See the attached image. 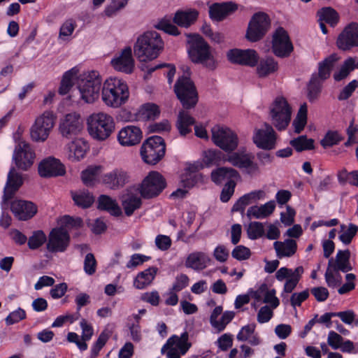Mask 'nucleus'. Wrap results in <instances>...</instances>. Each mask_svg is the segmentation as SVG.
<instances>
[{
    "instance_id": "1",
    "label": "nucleus",
    "mask_w": 358,
    "mask_h": 358,
    "mask_svg": "<svg viewBox=\"0 0 358 358\" xmlns=\"http://www.w3.org/2000/svg\"><path fill=\"white\" fill-rule=\"evenodd\" d=\"M212 141L215 145L226 152L231 153L226 159L233 166L245 169L252 175L259 172V165L253 162L254 156L244 152H234L238 145L236 133L227 127L215 126L211 129Z\"/></svg>"
},
{
    "instance_id": "2",
    "label": "nucleus",
    "mask_w": 358,
    "mask_h": 358,
    "mask_svg": "<svg viewBox=\"0 0 358 358\" xmlns=\"http://www.w3.org/2000/svg\"><path fill=\"white\" fill-rule=\"evenodd\" d=\"M164 41L155 31H148L140 35L134 46L136 57L141 61L157 58L164 49Z\"/></svg>"
},
{
    "instance_id": "3",
    "label": "nucleus",
    "mask_w": 358,
    "mask_h": 358,
    "mask_svg": "<svg viewBox=\"0 0 358 358\" xmlns=\"http://www.w3.org/2000/svg\"><path fill=\"white\" fill-rule=\"evenodd\" d=\"M101 96L108 106L117 108L129 99V87L126 82L117 77H110L103 83Z\"/></svg>"
},
{
    "instance_id": "4",
    "label": "nucleus",
    "mask_w": 358,
    "mask_h": 358,
    "mask_svg": "<svg viewBox=\"0 0 358 358\" xmlns=\"http://www.w3.org/2000/svg\"><path fill=\"white\" fill-rule=\"evenodd\" d=\"M187 53L193 63L203 64L211 70L216 68V62L211 53L210 46L200 35H194L188 41Z\"/></svg>"
},
{
    "instance_id": "5",
    "label": "nucleus",
    "mask_w": 358,
    "mask_h": 358,
    "mask_svg": "<svg viewBox=\"0 0 358 358\" xmlns=\"http://www.w3.org/2000/svg\"><path fill=\"white\" fill-rule=\"evenodd\" d=\"M87 130L90 136L96 141L108 138L115 130V122L110 115L104 113H93L87 118Z\"/></svg>"
},
{
    "instance_id": "6",
    "label": "nucleus",
    "mask_w": 358,
    "mask_h": 358,
    "mask_svg": "<svg viewBox=\"0 0 358 358\" xmlns=\"http://www.w3.org/2000/svg\"><path fill=\"white\" fill-rule=\"evenodd\" d=\"M271 26V20L267 13L262 11L255 13L248 22L245 38L251 43L260 41L266 36Z\"/></svg>"
},
{
    "instance_id": "7",
    "label": "nucleus",
    "mask_w": 358,
    "mask_h": 358,
    "mask_svg": "<svg viewBox=\"0 0 358 358\" xmlns=\"http://www.w3.org/2000/svg\"><path fill=\"white\" fill-rule=\"evenodd\" d=\"M101 83V78L97 71L89 72L78 83L80 99L85 103H93L99 96Z\"/></svg>"
},
{
    "instance_id": "8",
    "label": "nucleus",
    "mask_w": 358,
    "mask_h": 358,
    "mask_svg": "<svg viewBox=\"0 0 358 358\" xmlns=\"http://www.w3.org/2000/svg\"><path fill=\"white\" fill-rule=\"evenodd\" d=\"M166 153L164 139L159 136H152L146 139L141 148V155L148 164L155 165L159 162Z\"/></svg>"
},
{
    "instance_id": "9",
    "label": "nucleus",
    "mask_w": 358,
    "mask_h": 358,
    "mask_svg": "<svg viewBox=\"0 0 358 358\" xmlns=\"http://www.w3.org/2000/svg\"><path fill=\"white\" fill-rule=\"evenodd\" d=\"M166 187L165 178L158 171H151L143 178L138 190L143 199H151L159 196Z\"/></svg>"
},
{
    "instance_id": "10",
    "label": "nucleus",
    "mask_w": 358,
    "mask_h": 358,
    "mask_svg": "<svg viewBox=\"0 0 358 358\" xmlns=\"http://www.w3.org/2000/svg\"><path fill=\"white\" fill-rule=\"evenodd\" d=\"M174 92L185 109L193 108L196 105L198 93L189 77H179L174 85Z\"/></svg>"
},
{
    "instance_id": "11",
    "label": "nucleus",
    "mask_w": 358,
    "mask_h": 358,
    "mask_svg": "<svg viewBox=\"0 0 358 358\" xmlns=\"http://www.w3.org/2000/svg\"><path fill=\"white\" fill-rule=\"evenodd\" d=\"M292 110L287 100L282 96L275 98L270 111L273 125L278 130L283 131L291 120Z\"/></svg>"
},
{
    "instance_id": "12",
    "label": "nucleus",
    "mask_w": 358,
    "mask_h": 358,
    "mask_svg": "<svg viewBox=\"0 0 358 358\" xmlns=\"http://www.w3.org/2000/svg\"><path fill=\"white\" fill-rule=\"evenodd\" d=\"M272 52L280 58L288 57L294 50L293 44L288 32L282 27H278L273 34Z\"/></svg>"
},
{
    "instance_id": "13",
    "label": "nucleus",
    "mask_w": 358,
    "mask_h": 358,
    "mask_svg": "<svg viewBox=\"0 0 358 358\" xmlns=\"http://www.w3.org/2000/svg\"><path fill=\"white\" fill-rule=\"evenodd\" d=\"M336 44L342 51H350L358 47V23L352 22L347 24L338 34Z\"/></svg>"
},
{
    "instance_id": "14",
    "label": "nucleus",
    "mask_w": 358,
    "mask_h": 358,
    "mask_svg": "<svg viewBox=\"0 0 358 358\" xmlns=\"http://www.w3.org/2000/svg\"><path fill=\"white\" fill-rule=\"evenodd\" d=\"M83 129L80 115L76 113L66 114L61 120L59 131L61 135L67 139H73Z\"/></svg>"
},
{
    "instance_id": "15",
    "label": "nucleus",
    "mask_w": 358,
    "mask_h": 358,
    "mask_svg": "<svg viewBox=\"0 0 358 358\" xmlns=\"http://www.w3.org/2000/svg\"><path fill=\"white\" fill-rule=\"evenodd\" d=\"M71 241L70 234L62 228L52 229L46 241V250L51 252H64L66 250Z\"/></svg>"
},
{
    "instance_id": "16",
    "label": "nucleus",
    "mask_w": 358,
    "mask_h": 358,
    "mask_svg": "<svg viewBox=\"0 0 358 358\" xmlns=\"http://www.w3.org/2000/svg\"><path fill=\"white\" fill-rule=\"evenodd\" d=\"M227 56L228 60L232 64L250 67L255 66L259 61L257 52L252 49H231L227 52Z\"/></svg>"
},
{
    "instance_id": "17",
    "label": "nucleus",
    "mask_w": 358,
    "mask_h": 358,
    "mask_svg": "<svg viewBox=\"0 0 358 358\" xmlns=\"http://www.w3.org/2000/svg\"><path fill=\"white\" fill-rule=\"evenodd\" d=\"M35 155L29 145L24 141H20L16 145L13 160L16 166L23 171H27L34 163Z\"/></svg>"
},
{
    "instance_id": "18",
    "label": "nucleus",
    "mask_w": 358,
    "mask_h": 358,
    "mask_svg": "<svg viewBox=\"0 0 358 358\" xmlns=\"http://www.w3.org/2000/svg\"><path fill=\"white\" fill-rule=\"evenodd\" d=\"M25 176V175L17 172L14 168L10 169L4 187V194L2 200L3 208L8 206V201L13 198L15 192L22 185Z\"/></svg>"
},
{
    "instance_id": "19",
    "label": "nucleus",
    "mask_w": 358,
    "mask_h": 358,
    "mask_svg": "<svg viewBox=\"0 0 358 358\" xmlns=\"http://www.w3.org/2000/svg\"><path fill=\"white\" fill-rule=\"evenodd\" d=\"M265 129H257L253 136V142L256 146L265 150H271L275 148L276 133L272 126L264 124Z\"/></svg>"
},
{
    "instance_id": "20",
    "label": "nucleus",
    "mask_w": 358,
    "mask_h": 358,
    "mask_svg": "<svg viewBox=\"0 0 358 358\" xmlns=\"http://www.w3.org/2000/svg\"><path fill=\"white\" fill-rule=\"evenodd\" d=\"M130 176L122 168H116L104 173L101 177L102 183L108 188L113 190L123 187L129 182Z\"/></svg>"
},
{
    "instance_id": "21",
    "label": "nucleus",
    "mask_w": 358,
    "mask_h": 358,
    "mask_svg": "<svg viewBox=\"0 0 358 358\" xmlns=\"http://www.w3.org/2000/svg\"><path fill=\"white\" fill-rule=\"evenodd\" d=\"M10 206L12 213L20 220H27L37 212L36 206L29 201L15 199L10 202Z\"/></svg>"
},
{
    "instance_id": "22",
    "label": "nucleus",
    "mask_w": 358,
    "mask_h": 358,
    "mask_svg": "<svg viewBox=\"0 0 358 358\" xmlns=\"http://www.w3.org/2000/svg\"><path fill=\"white\" fill-rule=\"evenodd\" d=\"M238 10V4L233 1L214 3L209 7V17L212 20L221 22Z\"/></svg>"
},
{
    "instance_id": "23",
    "label": "nucleus",
    "mask_w": 358,
    "mask_h": 358,
    "mask_svg": "<svg viewBox=\"0 0 358 358\" xmlns=\"http://www.w3.org/2000/svg\"><path fill=\"white\" fill-rule=\"evenodd\" d=\"M111 65L116 71L131 73L134 67L131 47L124 48L118 57L111 60Z\"/></svg>"
},
{
    "instance_id": "24",
    "label": "nucleus",
    "mask_w": 358,
    "mask_h": 358,
    "mask_svg": "<svg viewBox=\"0 0 358 358\" xmlns=\"http://www.w3.org/2000/svg\"><path fill=\"white\" fill-rule=\"evenodd\" d=\"M142 137V131L139 127L129 125L121 129L117 135V140L122 145L131 146L139 143Z\"/></svg>"
},
{
    "instance_id": "25",
    "label": "nucleus",
    "mask_w": 358,
    "mask_h": 358,
    "mask_svg": "<svg viewBox=\"0 0 358 358\" xmlns=\"http://www.w3.org/2000/svg\"><path fill=\"white\" fill-rule=\"evenodd\" d=\"M239 178L238 171L231 167H219L213 170L210 173L211 180L217 185H222L224 181H236Z\"/></svg>"
},
{
    "instance_id": "26",
    "label": "nucleus",
    "mask_w": 358,
    "mask_h": 358,
    "mask_svg": "<svg viewBox=\"0 0 358 358\" xmlns=\"http://www.w3.org/2000/svg\"><path fill=\"white\" fill-rule=\"evenodd\" d=\"M59 227L63 230L68 231L69 234L73 233L74 237L80 235V230L84 227V222L80 217H73L65 215L59 217L58 220Z\"/></svg>"
},
{
    "instance_id": "27",
    "label": "nucleus",
    "mask_w": 358,
    "mask_h": 358,
    "mask_svg": "<svg viewBox=\"0 0 358 358\" xmlns=\"http://www.w3.org/2000/svg\"><path fill=\"white\" fill-rule=\"evenodd\" d=\"M350 252L349 250H339L337 252L336 260L334 261L333 258H331L329 260L328 266L332 267L333 271L335 272L341 271L343 273H346L352 269L350 263Z\"/></svg>"
},
{
    "instance_id": "28",
    "label": "nucleus",
    "mask_w": 358,
    "mask_h": 358,
    "mask_svg": "<svg viewBox=\"0 0 358 358\" xmlns=\"http://www.w3.org/2000/svg\"><path fill=\"white\" fill-rule=\"evenodd\" d=\"M97 208L106 211L115 217H120L122 215V209L117 201L108 195L101 194L98 197Z\"/></svg>"
},
{
    "instance_id": "29",
    "label": "nucleus",
    "mask_w": 358,
    "mask_h": 358,
    "mask_svg": "<svg viewBox=\"0 0 358 358\" xmlns=\"http://www.w3.org/2000/svg\"><path fill=\"white\" fill-rule=\"evenodd\" d=\"M176 345V348L180 351V354L185 355L189 349L192 347V343L189 342V335L187 331H185L178 336L177 335L171 336L162 348V352L164 353L166 346Z\"/></svg>"
},
{
    "instance_id": "30",
    "label": "nucleus",
    "mask_w": 358,
    "mask_h": 358,
    "mask_svg": "<svg viewBox=\"0 0 358 358\" xmlns=\"http://www.w3.org/2000/svg\"><path fill=\"white\" fill-rule=\"evenodd\" d=\"M273 248L278 258L290 257L296 253L297 250V243L296 241L292 238H287L283 242L275 241Z\"/></svg>"
},
{
    "instance_id": "31",
    "label": "nucleus",
    "mask_w": 358,
    "mask_h": 358,
    "mask_svg": "<svg viewBox=\"0 0 358 358\" xmlns=\"http://www.w3.org/2000/svg\"><path fill=\"white\" fill-rule=\"evenodd\" d=\"M199 12L196 9L186 10H178L173 18V21L177 25L182 27H189L197 20Z\"/></svg>"
},
{
    "instance_id": "32",
    "label": "nucleus",
    "mask_w": 358,
    "mask_h": 358,
    "mask_svg": "<svg viewBox=\"0 0 358 358\" xmlns=\"http://www.w3.org/2000/svg\"><path fill=\"white\" fill-rule=\"evenodd\" d=\"M157 271V267L150 266L138 273L134 280V286L138 289H145L152 282Z\"/></svg>"
},
{
    "instance_id": "33",
    "label": "nucleus",
    "mask_w": 358,
    "mask_h": 358,
    "mask_svg": "<svg viewBox=\"0 0 358 358\" xmlns=\"http://www.w3.org/2000/svg\"><path fill=\"white\" fill-rule=\"evenodd\" d=\"M71 195L75 205L83 209L90 208L94 202L93 194L88 190L71 191Z\"/></svg>"
},
{
    "instance_id": "34",
    "label": "nucleus",
    "mask_w": 358,
    "mask_h": 358,
    "mask_svg": "<svg viewBox=\"0 0 358 358\" xmlns=\"http://www.w3.org/2000/svg\"><path fill=\"white\" fill-rule=\"evenodd\" d=\"M143 204L141 197L136 194L130 193L124 196L122 199V206L127 216H131L134 213L139 209Z\"/></svg>"
},
{
    "instance_id": "35",
    "label": "nucleus",
    "mask_w": 358,
    "mask_h": 358,
    "mask_svg": "<svg viewBox=\"0 0 358 358\" xmlns=\"http://www.w3.org/2000/svg\"><path fill=\"white\" fill-rule=\"evenodd\" d=\"M275 208L274 201H269L260 206H253L247 211L248 217L253 216L256 219L265 218L271 215Z\"/></svg>"
},
{
    "instance_id": "36",
    "label": "nucleus",
    "mask_w": 358,
    "mask_h": 358,
    "mask_svg": "<svg viewBox=\"0 0 358 358\" xmlns=\"http://www.w3.org/2000/svg\"><path fill=\"white\" fill-rule=\"evenodd\" d=\"M195 122V119L187 112L184 110L180 111L176 122V127L180 134L182 136H185L187 134L192 132L191 127L194 125Z\"/></svg>"
},
{
    "instance_id": "37",
    "label": "nucleus",
    "mask_w": 358,
    "mask_h": 358,
    "mask_svg": "<svg viewBox=\"0 0 358 358\" xmlns=\"http://www.w3.org/2000/svg\"><path fill=\"white\" fill-rule=\"evenodd\" d=\"M89 148L88 143L81 138H73L69 144V149L71 154H73L74 158L78 161L85 156Z\"/></svg>"
},
{
    "instance_id": "38",
    "label": "nucleus",
    "mask_w": 358,
    "mask_h": 358,
    "mask_svg": "<svg viewBox=\"0 0 358 358\" xmlns=\"http://www.w3.org/2000/svg\"><path fill=\"white\" fill-rule=\"evenodd\" d=\"M65 173V166L59 159L46 157V178L62 176Z\"/></svg>"
},
{
    "instance_id": "39",
    "label": "nucleus",
    "mask_w": 358,
    "mask_h": 358,
    "mask_svg": "<svg viewBox=\"0 0 358 358\" xmlns=\"http://www.w3.org/2000/svg\"><path fill=\"white\" fill-rule=\"evenodd\" d=\"M208 261L209 259L205 253L202 252H192L188 255L185 266L194 269H201L206 267Z\"/></svg>"
},
{
    "instance_id": "40",
    "label": "nucleus",
    "mask_w": 358,
    "mask_h": 358,
    "mask_svg": "<svg viewBox=\"0 0 358 358\" xmlns=\"http://www.w3.org/2000/svg\"><path fill=\"white\" fill-rule=\"evenodd\" d=\"M322 88V82L313 73L307 85V98L311 103L315 102L320 96Z\"/></svg>"
},
{
    "instance_id": "41",
    "label": "nucleus",
    "mask_w": 358,
    "mask_h": 358,
    "mask_svg": "<svg viewBox=\"0 0 358 358\" xmlns=\"http://www.w3.org/2000/svg\"><path fill=\"white\" fill-rule=\"evenodd\" d=\"M318 21H322L332 27H335L339 22V15L337 11L331 7H324L317 13Z\"/></svg>"
},
{
    "instance_id": "42",
    "label": "nucleus",
    "mask_w": 358,
    "mask_h": 358,
    "mask_svg": "<svg viewBox=\"0 0 358 358\" xmlns=\"http://www.w3.org/2000/svg\"><path fill=\"white\" fill-rule=\"evenodd\" d=\"M336 60L335 56L331 55L319 63L318 73L316 76L322 82L329 78Z\"/></svg>"
},
{
    "instance_id": "43",
    "label": "nucleus",
    "mask_w": 358,
    "mask_h": 358,
    "mask_svg": "<svg viewBox=\"0 0 358 358\" xmlns=\"http://www.w3.org/2000/svg\"><path fill=\"white\" fill-rule=\"evenodd\" d=\"M76 75V71L74 69H71L64 73L58 89L60 95H66L70 92L74 85Z\"/></svg>"
},
{
    "instance_id": "44",
    "label": "nucleus",
    "mask_w": 358,
    "mask_h": 358,
    "mask_svg": "<svg viewBox=\"0 0 358 358\" xmlns=\"http://www.w3.org/2000/svg\"><path fill=\"white\" fill-rule=\"evenodd\" d=\"M278 62L273 57L262 59L257 66V73L259 77H266L278 70Z\"/></svg>"
},
{
    "instance_id": "45",
    "label": "nucleus",
    "mask_w": 358,
    "mask_h": 358,
    "mask_svg": "<svg viewBox=\"0 0 358 358\" xmlns=\"http://www.w3.org/2000/svg\"><path fill=\"white\" fill-rule=\"evenodd\" d=\"M314 143V140L312 138H308L306 135H301L297 138H294L289 142V144L298 152L313 150L315 148Z\"/></svg>"
},
{
    "instance_id": "46",
    "label": "nucleus",
    "mask_w": 358,
    "mask_h": 358,
    "mask_svg": "<svg viewBox=\"0 0 358 358\" xmlns=\"http://www.w3.org/2000/svg\"><path fill=\"white\" fill-rule=\"evenodd\" d=\"M344 136L336 130H328L320 141V145L326 149L338 145Z\"/></svg>"
},
{
    "instance_id": "47",
    "label": "nucleus",
    "mask_w": 358,
    "mask_h": 358,
    "mask_svg": "<svg viewBox=\"0 0 358 358\" xmlns=\"http://www.w3.org/2000/svg\"><path fill=\"white\" fill-rule=\"evenodd\" d=\"M159 106L153 103H147L141 106L138 110L139 117L145 120H155L159 116Z\"/></svg>"
},
{
    "instance_id": "48",
    "label": "nucleus",
    "mask_w": 358,
    "mask_h": 358,
    "mask_svg": "<svg viewBox=\"0 0 358 358\" xmlns=\"http://www.w3.org/2000/svg\"><path fill=\"white\" fill-rule=\"evenodd\" d=\"M31 137L34 141H43L45 138V116L40 115L36 118L31 128Z\"/></svg>"
},
{
    "instance_id": "49",
    "label": "nucleus",
    "mask_w": 358,
    "mask_h": 358,
    "mask_svg": "<svg viewBox=\"0 0 358 358\" xmlns=\"http://www.w3.org/2000/svg\"><path fill=\"white\" fill-rule=\"evenodd\" d=\"M308 106L306 103L301 105L297 113L296 118L294 120L292 125L296 134H300L307 124Z\"/></svg>"
},
{
    "instance_id": "50",
    "label": "nucleus",
    "mask_w": 358,
    "mask_h": 358,
    "mask_svg": "<svg viewBox=\"0 0 358 358\" xmlns=\"http://www.w3.org/2000/svg\"><path fill=\"white\" fill-rule=\"evenodd\" d=\"M100 166H89L81 173V179L84 185L92 187L99 176Z\"/></svg>"
},
{
    "instance_id": "51",
    "label": "nucleus",
    "mask_w": 358,
    "mask_h": 358,
    "mask_svg": "<svg viewBox=\"0 0 358 358\" xmlns=\"http://www.w3.org/2000/svg\"><path fill=\"white\" fill-rule=\"evenodd\" d=\"M223 157L224 154L220 150L209 149L203 152V162L207 167L219 165Z\"/></svg>"
},
{
    "instance_id": "52",
    "label": "nucleus",
    "mask_w": 358,
    "mask_h": 358,
    "mask_svg": "<svg viewBox=\"0 0 358 358\" xmlns=\"http://www.w3.org/2000/svg\"><path fill=\"white\" fill-rule=\"evenodd\" d=\"M76 27L77 24L75 20L73 18L66 20L59 29L58 39L62 41H69Z\"/></svg>"
},
{
    "instance_id": "53",
    "label": "nucleus",
    "mask_w": 358,
    "mask_h": 358,
    "mask_svg": "<svg viewBox=\"0 0 358 358\" xmlns=\"http://www.w3.org/2000/svg\"><path fill=\"white\" fill-rule=\"evenodd\" d=\"M112 331L108 329H104L99 336L96 341L93 344L91 348V357L95 358L99 354L101 350L104 347L110 337L111 336Z\"/></svg>"
},
{
    "instance_id": "54",
    "label": "nucleus",
    "mask_w": 358,
    "mask_h": 358,
    "mask_svg": "<svg viewBox=\"0 0 358 358\" xmlns=\"http://www.w3.org/2000/svg\"><path fill=\"white\" fill-rule=\"evenodd\" d=\"M354 69L355 58L350 57L344 61L339 71L334 73V79L338 82L341 81L346 78Z\"/></svg>"
},
{
    "instance_id": "55",
    "label": "nucleus",
    "mask_w": 358,
    "mask_h": 358,
    "mask_svg": "<svg viewBox=\"0 0 358 358\" xmlns=\"http://www.w3.org/2000/svg\"><path fill=\"white\" fill-rule=\"evenodd\" d=\"M338 180L341 185L348 182L352 186L358 187V170L348 172L343 169L338 173Z\"/></svg>"
},
{
    "instance_id": "56",
    "label": "nucleus",
    "mask_w": 358,
    "mask_h": 358,
    "mask_svg": "<svg viewBox=\"0 0 358 358\" xmlns=\"http://www.w3.org/2000/svg\"><path fill=\"white\" fill-rule=\"evenodd\" d=\"M164 67H167L168 70L166 72H164V75H166L168 83L171 85L173 83L174 76L176 74V67L173 64H160L157 65H148L146 66V72L148 75H151L154 71L157 69H162Z\"/></svg>"
},
{
    "instance_id": "57",
    "label": "nucleus",
    "mask_w": 358,
    "mask_h": 358,
    "mask_svg": "<svg viewBox=\"0 0 358 358\" xmlns=\"http://www.w3.org/2000/svg\"><path fill=\"white\" fill-rule=\"evenodd\" d=\"M247 234L250 240H257L265 234L264 224L259 222H251L247 229Z\"/></svg>"
},
{
    "instance_id": "58",
    "label": "nucleus",
    "mask_w": 358,
    "mask_h": 358,
    "mask_svg": "<svg viewBox=\"0 0 358 358\" xmlns=\"http://www.w3.org/2000/svg\"><path fill=\"white\" fill-rule=\"evenodd\" d=\"M236 181L229 180L227 182L220 194V200L223 203L228 202L234 193Z\"/></svg>"
},
{
    "instance_id": "59",
    "label": "nucleus",
    "mask_w": 358,
    "mask_h": 358,
    "mask_svg": "<svg viewBox=\"0 0 358 358\" xmlns=\"http://www.w3.org/2000/svg\"><path fill=\"white\" fill-rule=\"evenodd\" d=\"M357 87L358 81L357 80H352L340 92L339 94L338 95V99L339 101L348 99Z\"/></svg>"
},
{
    "instance_id": "60",
    "label": "nucleus",
    "mask_w": 358,
    "mask_h": 358,
    "mask_svg": "<svg viewBox=\"0 0 358 358\" xmlns=\"http://www.w3.org/2000/svg\"><path fill=\"white\" fill-rule=\"evenodd\" d=\"M234 313L233 311H225L220 320L217 321L215 326L213 327L215 329L217 330L218 332H221L224 330L226 326L234 319Z\"/></svg>"
},
{
    "instance_id": "61",
    "label": "nucleus",
    "mask_w": 358,
    "mask_h": 358,
    "mask_svg": "<svg viewBox=\"0 0 358 358\" xmlns=\"http://www.w3.org/2000/svg\"><path fill=\"white\" fill-rule=\"evenodd\" d=\"M231 256L239 261L246 260L250 257L251 252L244 245H238L232 250Z\"/></svg>"
},
{
    "instance_id": "62",
    "label": "nucleus",
    "mask_w": 358,
    "mask_h": 358,
    "mask_svg": "<svg viewBox=\"0 0 358 358\" xmlns=\"http://www.w3.org/2000/svg\"><path fill=\"white\" fill-rule=\"evenodd\" d=\"M189 279L186 274L181 273L178 275L171 290L175 292H180L189 285Z\"/></svg>"
},
{
    "instance_id": "63",
    "label": "nucleus",
    "mask_w": 358,
    "mask_h": 358,
    "mask_svg": "<svg viewBox=\"0 0 358 358\" xmlns=\"http://www.w3.org/2000/svg\"><path fill=\"white\" fill-rule=\"evenodd\" d=\"M45 242V234L43 231H35L29 238V247L31 249H36Z\"/></svg>"
},
{
    "instance_id": "64",
    "label": "nucleus",
    "mask_w": 358,
    "mask_h": 358,
    "mask_svg": "<svg viewBox=\"0 0 358 358\" xmlns=\"http://www.w3.org/2000/svg\"><path fill=\"white\" fill-rule=\"evenodd\" d=\"M151 259L150 256L145 255L136 253L131 256L130 260L127 263V268H135L144 262L149 261Z\"/></svg>"
}]
</instances>
